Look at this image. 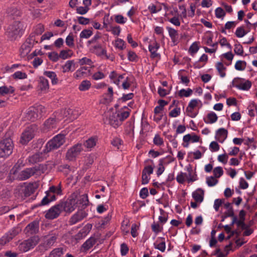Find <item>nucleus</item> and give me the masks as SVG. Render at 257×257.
I'll list each match as a JSON object with an SVG mask.
<instances>
[{"instance_id":"1a4fd4ad","label":"nucleus","mask_w":257,"mask_h":257,"mask_svg":"<svg viewBox=\"0 0 257 257\" xmlns=\"http://www.w3.org/2000/svg\"><path fill=\"white\" fill-rule=\"evenodd\" d=\"M83 151V145L81 143L74 145L67 150L66 153V159L70 161H75Z\"/></svg>"},{"instance_id":"20e7f679","label":"nucleus","mask_w":257,"mask_h":257,"mask_svg":"<svg viewBox=\"0 0 257 257\" xmlns=\"http://www.w3.org/2000/svg\"><path fill=\"white\" fill-rule=\"evenodd\" d=\"M65 142V135L59 134L49 141L44 149L45 153H48L59 148Z\"/></svg>"},{"instance_id":"ea45409f","label":"nucleus","mask_w":257,"mask_h":257,"mask_svg":"<svg viewBox=\"0 0 257 257\" xmlns=\"http://www.w3.org/2000/svg\"><path fill=\"white\" fill-rule=\"evenodd\" d=\"M91 83L87 80H83L79 85V90L81 91H87L90 88Z\"/></svg>"},{"instance_id":"412c9836","label":"nucleus","mask_w":257,"mask_h":257,"mask_svg":"<svg viewBox=\"0 0 257 257\" xmlns=\"http://www.w3.org/2000/svg\"><path fill=\"white\" fill-rule=\"evenodd\" d=\"M63 73L72 72L76 69V63L74 60L67 61L65 64L61 66Z\"/></svg>"},{"instance_id":"473e14b6","label":"nucleus","mask_w":257,"mask_h":257,"mask_svg":"<svg viewBox=\"0 0 257 257\" xmlns=\"http://www.w3.org/2000/svg\"><path fill=\"white\" fill-rule=\"evenodd\" d=\"M47 169V166L44 164H39L32 167L34 175H41V174L44 173L46 171Z\"/></svg>"},{"instance_id":"7c9ffc66","label":"nucleus","mask_w":257,"mask_h":257,"mask_svg":"<svg viewBox=\"0 0 257 257\" xmlns=\"http://www.w3.org/2000/svg\"><path fill=\"white\" fill-rule=\"evenodd\" d=\"M87 68L86 67H81L77 70L73 74V77L76 79H80L86 75V70Z\"/></svg>"},{"instance_id":"f8f14e48","label":"nucleus","mask_w":257,"mask_h":257,"mask_svg":"<svg viewBox=\"0 0 257 257\" xmlns=\"http://www.w3.org/2000/svg\"><path fill=\"white\" fill-rule=\"evenodd\" d=\"M188 171L189 172V176H187V175L186 173H183V172H180L178 173L176 177V180L180 184H183L184 183L185 181V179L187 178L188 180V182L189 183L190 182H193L196 180H197V177L196 174L192 175L191 172H192V169L191 168H188L187 169Z\"/></svg>"},{"instance_id":"9d476101","label":"nucleus","mask_w":257,"mask_h":257,"mask_svg":"<svg viewBox=\"0 0 257 257\" xmlns=\"http://www.w3.org/2000/svg\"><path fill=\"white\" fill-rule=\"evenodd\" d=\"M231 86L239 90L247 91L250 88L251 82L249 80L236 77L232 81Z\"/></svg>"},{"instance_id":"49530a36","label":"nucleus","mask_w":257,"mask_h":257,"mask_svg":"<svg viewBox=\"0 0 257 257\" xmlns=\"http://www.w3.org/2000/svg\"><path fill=\"white\" fill-rule=\"evenodd\" d=\"M63 254V249L62 248H56L51 251L49 257H60Z\"/></svg>"},{"instance_id":"f03ea898","label":"nucleus","mask_w":257,"mask_h":257,"mask_svg":"<svg viewBox=\"0 0 257 257\" xmlns=\"http://www.w3.org/2000/svg\"><path fill=\"white\" fill-rule=\"evenodd\" d=\"M24 166L23 161L19 159L10 170L9 177L11 180L24 181L34 175L32 168H27L20 171Z\"/></svg>"},{"instance_id":"603ef678","label":"nucleus","mask_w":257,"mask_h":257,"mask_svg":"<svg viewBox=\"0 0 257 257\" xmlns=\"http://www.w3.org/2000/svg\"><path fill=\"white\" fill-rule=\"evenodd\" d=\"M160 214H161V215L159 216V222L160 223H161L162 224V225H163L167 221V220H168V215H166L165 214V211L162 209V208H160Z\"/></svg>"},{"instance_id":"c9c22d12","label":"nucleus","mask_w":257,"mask_h":257,"mask_svg":"<svg viewBox=\"0 0 257 257\" xmlns=\"http://www.w3.org/2000/svg\"><path fill=\"white\" fill-rule=\"evenodd\" d=\"M44 75L51 79V83L53 85L57 84L58 80L55 72L45 71L44 72Z\"/></svg>"},{"instance_id":"37998d69","label":"nucleus","mask_w":257,"mask_h":257,"mask_svg":"<svg viewBox=\"0 0 257 257\" xmlns=\"http://www.w3.org/2000/svg\"><path fill=\"white\" fill-rule=\"evenodd\" d=\"M60 58L65 60L72 57L73 52L70 49L63 50L60 52Z\"/></svg>"},{"instance_id":"bb28decb","label":"nucleus","mask_w":257,"mask_h":257,"mask_svg":"<svg viewBox=\"0 0 257 257\" xmlns=\"http://www.w3.org/2000/svg\"><path fill=\"white\" fill-rule=\"evenodd\" d=\"M154 247L160 250L161 252H164L166 249V242L165 238L160 237L154 243Z\"/></svg>"},{"instance_id":"c85d7f7f","label":"nucleus","mask_w":257,"mask_h":257,"mask_svg":"<svg viewBox=\"0 0 257 257\" xmlns=\"http://www.w3.org/2000/svg\"><path fill=\"white\" fill-rule=\"evenodd\" d=\"M96 242V238L94 237L91 236L83 243L81 247L83 250H88L93 246Z\"/></svg>"},{"instance_id":"338daca9","label":"nucleus","mask_w":257,"mask_h":257,"mask_svg":"<svg viewBox=\"0 0 257 257\" xmlns=\"http://www.w3.org/2000/svg\"><path fill=\"white\" fill-rule=\"evenodd\" d=\"M218 181L213 176L208 177L206 178V183L209 187L215 186L218 183Z\"/></svg>"},{"instance_id":"a19ab883","label":"nucleus","mask_w":257,"mask_h":257,"mask_svg":"<svg viewBox=\"0 0 257 257\" xmlns=\"http://www.w3.org/2000/svg\"><path fill=\"white\" fill-rule=\"evenodd\" d=\"M21 231V229L19 227H15L11 229L7 233L8 235L9 238L12 240L17 236Z\"/></svg>"},{"instance_id":"b1692460","label":"nucleus","mask_w":257,"mask_h":257,"mask_svg":"<svg viewBox=\"0 0 257 257\" xmlns=\"http://www.w3.org/2000/svg\"><path fill=\"white\" fill-rule=\"evenodd\" d=\"M225 64L223 62V60L221 61L217 62L215 64V67L217 71L218 75L221 78H224L226 76V71L227 70Z\"/></svg>"},{"instance_id":"680f3d73","label":"nucleus","mask_w":257,"mask_h":257,"mask_svg":"<svg viewBox=\"0 0 257 257\" xmlns=\"http://www.w3.org/2000/svg\"><path fill=\"white\" fill-rule=\"evenodd\" d=\"M127 59L130 61L137 62L138 60V57L135 52L129 50L127 52Z\"/></svg>"},{"instance_id":"393cba45","label":"nucleus","mask_w":257,"mask_h":257,"mask_svg":"<svg viewBox=\"0 0 257 257\" xmlns=\"http://www.w3.org/2000/svg\"><path fill=\"white\" fill-rule=\"evenodd\" d=\"M208 60V56L205 54H203L200 57L199 59L194 63L193 66L194 68L200 69L203 67L207 63Z\"/></svg>"},{"instance_id":"58836bf2","label":"nucleus","mask_w":257,"mask_h":257,"mask_svg":"<svg viewBox=\"0 0 257 257\" xmlns=\"http://www.w3.org/2000/svg\"><path fill=\"white\" fill-rule=\"evenodd\" d=\"M50 193H53L56 196V195H62V190L61 183L57 186H51L49 188Z\"/></svg>"},{"instance_id":"6e6552de","label":"nucleus","mask_w":257,"mask_h":257,"mask_svg":"<svg viewBox=\"0 0 257 257\" xmlns=\"http://www.w3.org/2000/svg\"><path fill=\"white\" fill-rule=\"evenodd\" d=\"M46 111V108L42 105H36L31 107L27 114L28 119L34 121L36 119L41 117Z\"/></svg>"},{"instance_id":"de8ad7c7","label":"nucleus","mask_w":257,"mask_h":257,"mask_svg":"<svg viewBox=\"0 0 257 257\" xmlns=\"http://www.w3.org/2000/svg\"><path fill=\"white\" fill-rule=\"evenodd\" d=\"M44 30V26L41 24H39L34 28L33 32L32 34H35V36H39L41 35Z\"/></svg>"},{"instance_id":"4468645a","label":"nucleus","mask_w":257,"mask_h":257,"mask_svg":"<svg viewBox=\"0 0 257 257\" xmlns=\"http://www.w3.org/2000/svg\"><path fill=\"white\" fill-rule=\"evenodd\" d=\"M62 211L60 204H56L51 207L46 213L45 217L49 219H53L58 217Z\"/></svg>"},{"instance_id":"69168bd1","label":"nucleus","mask_w":257,"mask_h":257,"mask_svg":"<svg viewBox=\"0 0 257 257\" xmlns=\"http://www.w3.org/2000/svg\"><path fill=\"white\" fill-rule=\"evenodd\" d=\"M92 34L93 33L92 30L90 29H85L80 33V38L88 39L92 35Z\"/></svg>"},{"instance_id":"2f4dec72","label":"nucleus","mask_w":257,"mask_h":257,"mask_svg":"<svg viewBox=\"0 0 257 257\" xmlns=\"http://www.w3.org/2000/svg\"><path fill=\"white\" fill-rule=\"evenodd\" d=\"M32 47L28 44V43H24L20 49V55L22 57H26L31 51Z\"/></svg>"},{"instance_id":"3c124183","label":"nucleus","mask_w":257,"mask_h":257,"mask_svg":"<svg viewBox=\"0 0 257 257\" xmlns=\"http://www.w3.org/2000/svg\"><path fill=\"white\" fill-rule=\"evenodd\" d=\"M25 43H28V44L31 46L32 48L35 44L38 43V41L36 39L35 34L31 33L29 38L27 39Z\"/></svg>"},{"instance_id":"9b49d317","label":"nucleus","mask_w":257,"mask_h":257,"mask_svg":"<svg viewBox=\"0 0 257 257\" xmlns=\"http://www.w3.org/2000/svg\"><path fill=\"white\" fill-rule=\"evenodd\" d=\"M35 136L34 128L32 126L28 127L26 130L22 133L20 143L22 145H27Z\"/></svg>"},{"instance_id":"bf43d9fd","label":"nucleus","mask_w":257,"mask_h":257,"mask_svg":"<svg viewBox=\"0 0 257 257\" xmlns=\"http://www.w3.org/2000/svg\"><path fill=\"white\" fill-rule=\"evenodd\" d=\"M151 228L153 232L156 233L161 232L163 229V225H160L159 223L154 222L152 225Z\"/></svg>"},{"instance_id":"0eeeda50","label":"nucleus","mask_w":257,"mask_h":257,"mask_svg":"<svg viewBox=\"0 0 257 257\" xmlns=\"http://www.w3.org/2000/svg\"><path fill=\"white\" fill-rule=\"evenodd\" d=\"M38 236H34L20 243L18 249L21 252H25L33 248L39 242Z\"/></svg>"},{"instance_id":"f3484780","label":"nucleus","mask_w":257,"mask_h":257,"mask_svg":"<svg viewBox=\"0 0 257 257\" xmlns=\"http://www.w3.org/2000/svg\"><path fill=\"white\" fill-rule=\"evenodd\" d=\"M160 48L159 44L157 42L156 39L151 41L149 45V50L151 53V57L152 58H157L160 56L157 53V51Z\"/></svg>"},{"instance_id":"4be33fe9","label":"nucleus","mask_w":257,"mask_h":257,"mask_svg":"<svg viewBox=\"0 0 257 257\" xmlns=\"http://www.w3.org/2000/svg\"><path fill=\"white\" fill-rule=\"evenodd\" d=\"M38 88L41 92L46 93L49 88L48 80L44 77H40L38 80Z\"/></svg>"},{"instance_id":"e433bc0d","label":"nucleus","mask_w":257,"mask_h":257,"mask_svg":"<svg viewBox=\"0 0 257 257\" xmlns=\"http://www.w3.org/2000/svg\"><path fill=\"white\" fill-rule=\"evenodd\" d=\"M92 227V225L91 224H87L82 229L79 231L78 233V236L79 237L86 236L91 230Z\"/></svg>"},{"instance_id":"79ce46f5","label":"nucleus","mask_w":257,"mask_h":257,"mask_svg":"<svg viewBox=\"0 0 257 257\" xmlns=\"http://www.w3.org/2000/svg\"><path fill=\"white\" fill-rule=\"evenodd\" d=\"M220 58H221V60H222V58H224L229 62L228 63L224 62V64H225V65L228 66L231 64V62L234 58V55L232 54V53L231 51H230V52H228L227 53L222 54L220 56Z\"/></svg>"},{"instance_id":"774afa93","label":"nucleus","mask_w":257,"mask_h":257,"mask_svg":"<svg viewBox=\"0 0 257 257\" xmlns=\"http://www.w3.org/2000/svg\"><path fill=\"white\" fill-rule=\"evenodd\" d=\"M215 14L217 18L223 19L225 16V13L224 10L220 7L216 9L215 10Z\"/></svg>"},{"instance_id":"72a5a7b5","label":"nucleus","mask_w":257,"mask_h":257,"mask_svg":"<svg viewBox=\"0 0 257 257\" xmlns=\"http://www.w3.org/2000/svg\"><path fill=\"white\" fill-rule=\"evenodd\" d=\"M200 137L194 134L192 135L187 134L185 135L183 138L184 142L197 143L199 141Z\"/></svg>"},{"instance_id":"e2e57ef3","label":"nucleus","mask_w":257,"mask_h":257,"mask_svg":"<svg viewBox=\"0 0 257 257\" xmlns=\"http://www.w3.org/2000/svg\"><path fill=\"white\" fill-rule=\"evenodd\" d=\"M65 42L68 47L72 48L74 46V38L72 33H70L66 37Z\"/></svg>"},{"instance_id":"aec40b11","label":"nucleus","mask_w":257,"mask_h":257,"mask_svg":"<svg viewBox=\"0 0 257 257\" xmlns=\"http://www.w3.org/2000/svg\"><path fill=\"white\" fill-rule=\"evenodd\" d=\"M39 227V222L34 221L27 225L25 228V231L29 234H35L38 232Z\"/></svg>"},{"instance_id":"864d4df0","label":"nucleus","mask_w":257,"mask_h":257,"mask_svg":"<svg viewBox=\"0 0 257 257\" xmlns=\"http://www.w3.org/2000/svg\"><path fill=\"white\" fill-rule=\"evenodd\" d=\"M153 143L157 146H162L164 145L163 139L159 135L157 134L155 135L153 139Z\"/></svg>"},{"instance_id":"5701e85b","label":"nucleus","mask_w":257,"mask_h":257,"mask_svg":"<svg viewBox=\"0 0 257 257\" xmlns=\"http://www.w3.org/2000/svg\"><path fill=\"white\" fill-rule=\"evenodd\" d=\"M90 50L99 57L102 56L103 54H106V49L103 48L100 44L96 43L94 45L91 46Z\"/></svg>"},{"instance_id":"f257e3e1","label":"nucleus","mask_w":257,"mask_h":257,"mask_svg":"<svg viewBox=\"0 0 257 257\" xmlns=\"http://www.w3.org/2000/svg\"><path fill=\"white\" fill-rule=\"evenodd\" d=\"M124 108H127V109L124 110L121 109L116 111H108L106 112L104 118L105 122H107L114 128L120 126L130 114L131 110L126 106H124Z\"/></svg>"},{"instance_id":"2eb2a0df","label":"nucleus","mask_w":257,"mask_h":257,"mask_svg":"<svg viewBox=\"0 0 257 257\" xmlns=\"http://www.w3.org/2000/svg\"><path fill=\"white\" fill-rule=\"evenodd\" d=\"M113 90L111 86H108L107 91L104 93L100 99V103L104 104H108L113 101Z\"/></svg>"},{"instance_id":"8fccbe9b","label":"nucleus","mask_w":257,"mask_h":257,"mask_svg":"<svg viewBox=\"0 0 257 257\" xmlns=\"http://www.w3.org/2000/svg\"><path fill=\"white\" fill-rule=\"evenodd\" d=\"M192 90L190 88H187V89H182L179 92L178 95L180 97H189L192 94Z\"/></svg>"},{"instance_id":"c756f323","label":"nucleus","mask_w":257,"mask_h":257,"mask_svg":"<svg viewBox=\"0 0 257 257\" xmlns=\"http://www.w3.org/2000/svg\"><path fill=\"white\" fill-rule=\"evenodd\" d=\"M192 197L196 202H202L204 198V191L200 188L197 189L192 193Z\"/></svg>"},{"instance_id":"c03bdc74","label":"nucleus","mask_w":257,"mask_h":257,"mask_svg":"<svg viewBox=\"0 0 257 257\" xmlns=\"http://www.w3.org/2000/svg\"><path fill=\"white\" fill-rule=\"evenodd\" d=\"M246 62L245 61L238 60L235 64L234 68L237 71H242L246 67Z\"/></svg>"},{"instance_id":"4c0bfd02","label":"nucleus","mask_w":257,"mask_h":257,"mask_svg":"<svg viewBox=\"0 0 257 257\" xmlns=\"http://www.w3.org/2000/svg\"><path fill=\"white\" fill-rule=\"evenodd\" d=\"M97 139L96 137H91L84 143V146L88 149H91L95 146Z\"/></svg>"},{"instance_id":"39448f33","label":"nucleus","mask_w":257,"mask_h":257,"mask_svg":"<svg viewBox=\"0 0 257 257\" xmlns=\"http://www.w3.org/2000/svg\"><path fill=\"white\" fill-rule=\"evenodd\" d=\"M59 204L62 211L70 213L78 207V197L75 194H72L66 201H62Z\"/></svg>"},{"instance_id":"f704fd0d","label":"nucleus","mask_w":257,"mask_h":257,"mask_svg":"<svg viewBox=\"0 0 257 257\" xmlns=\"http://www.w3.org/2000/svg\"><path fill=\"white\" fill-rule=\"evenodd\" d=\"M15 92V88L12 86L9 87L4 85L0 87V96H4L6 94H13Z\"/></svg>"},{"instance_id":"a878e982","label":"nucleus","mask_w":257,"mask_h":257,"mask_svg":"<svg viewBox=\"0 0 257 257\" xmlns=\"http://www.w3.org/2000/svg\"><path fill=\"white\" fill-rule=\"evenodd\" d=\"M166 29L168 30L169 35L171 39L172 42L174 45H177L178 43V31L174 28L170 27H167Z\"/></svg>"},{"instance_id":"a211bd4d","label":"nucleus","mask_w":257,"mask_h":257,"mask_svg":"<svg viewBox=\"0 0 257 257\" xmlns=\"http://www.w3.org/2000/svg\"><path fill=\"white\" fill-rule=\"evenodd\" d=\"M228 135V131L224 128H220L216 131L215 138L220 143H223Z\"/></svg>"},{"instance_id":"6ab92c4d","label":"nucleus","mask_w":257,"mask_h":257,"mask_svg":"<svg viewBox=\"0 0 257 257\" xmlns=\"http://www.w3.org/2000/svg\"><path fill=\"white\" fill-rule=\"evenodd\" d=\"M57 120L54 118H49L44 123L43 131L47 132L56 128Z\"/></svg>"},{"instance_id":"13d9d810","label":"nucleus","mask_w":257,"mask_h":257,"mask_svg":"<svg viewBox=\"0 0 257 257\" xmlns=\"http://www.w3.org/2000/svg\"><path fill=\"white\" fill-rule=\"evenodd\" d=\"M199 47L197 42H194L189 49V52L192 55L194 56L199 50Z\"/></svg>"},{"instance_id":"0e129e2a","label":"nucleus","mask_w":257,"mask_h":257,"mask_svg":"<svg viewBox=\"0 0 257 257\" xmlns=\"http://www.w3.org/2000/svg\"><path fill=\"white\" fill-rule=\"evenodd\" d=\"M48 58L50 60L54 62H56L58 61L60 57V54H58L56 52H51L48 53Z\"/></svg>"},{"instance_id":"dca6fc26","label":"nucleus","mask_w":257,"mask_h":257,"mask_svg":"<svg viewBox=\"0 0 257 257\" xmlns=\"http://www.w3.org/2000/svg\"><path fill=\"white\" fill-rule=\"evenodd\" d=\"M44 237L45 240L40 246H44L45 249L47 250L55 243L57 239L58 234L54 233L46 235Z\"/></svg>"},{"instance_id":"4d7b16f0","label":"nucleus","mask_w":257,"mask_h":257,"mask_svg":"<svg viewBox=\"0 0 257 257\" xmlns=\"http://www.w3.org/2000/svg\"><path fill=\"white\" fill-rule=\"evenodd\" d=\"M114 47L119 50H122L125 48V42L121 39L117 38L114 44Z\"/></svg>"},{"instance_id":"ddd939ff","label":"nucleus","mask_w":257,"mask_h":257,"mask_svg":"<svg viewBox=\"0 0 257 257\" xmlns=\"http://www.w3.org/2000/svg\"><path fill=\"white\" fill-rule=\"evenodd\" d=\"M88 215L87 212L83 209L78 210L73 215L71 216L69 220V223L70 225H72L80 222Z\"/></svg>"},{"instance_id":"052dcab7","label":"nucleus","mask_w":257,"mask_h":257,"mask_svg":"<svg viewBox=\"0 0 257 257\" xmlns=\"http://www.w3.org/2000/svg\"><path fill=\"white\" fill-rule=\"evenodd\" d=\"M214 177L215 178H220L223 174V170L221 167L218 166L214 168L213 170Z\"/></svg>"},{"instance_id":"5fc2aeb1","label":"nucleus","mask_w":257,"mask_h":257,"mask_svg":"<svg viewBox=\"0 0 257 257\" xmlns=\"http://www.w3.org/2000/svg\"><path fill=\"white\" fill-rule=\"evenodd\" d=\"M234 52L237 55L242 56L243 55V47L239 43L237 42L234 44Z\"/></svg>"},{"instance_id":"6e6d98bb","label":"nucleus","mask_w":257,"mask_h":257,"mask_svg":"<svg viewBox=\"0 0 257 257\" xmlns=\"http://www.w3.org/2000/svg\"><path fill=\"white\" fill-rule=\"evenodd\" d=\"M200 148L202 151V153L199 150H196L194 151V152L192 153L193 154L194 156V159L195 160H198L202 157L203 154L205 153L206 151V149L204 147H200Z\"/></svg>"},{"instance_id":"a18cd8bd","label":"nucleus","mask_w":257,"mask_h":257,"mask_svg":"<svg viewBox=\"0 0 257 257\" xmlns=\"http://www.w3.org/2000/svg\"><path fill=\"white\" fill-rule=\"evenodd\" d=\"M12 76L14 79H24L27 78L28 75L25 72L18 71L15 72Z\"/></svg>"},{"instance_id":"423d86ee","label":"nucleus","mask_w":257,"mask_h":257,"mask_svg":"<svg viewBox=\"0 0 257 257\" xmlns=\"http://www.w3.org/2000/svg\"><path fill=\"white\" fill-rule=\"evenodd\" d=\"M13 143L10 138L4 139L0 142V157L7 158L13 153Z\"/></svg>"},{"instance_id":"7ed1b4c3","label":"nucleus","mask_w":257,"mask_h":257,"mask_svg":"<svg viewBox=\"0 0 257 257\" xmlns=\"http://www.w3.org/2000/svg\"><path fill=\"white\" fill-rule=\"evenodd\" d=\"M24 25L20 21H15L7 28L6 34L11 40H15L20 38L24 33Z\"/></svg>"},{"instance_id":"09e8293b","label":"nucleus","mask_w":257,"mask_h":257,"mask_svg":"<svg viewBox=\"0 0 257 257\" xmlns=\"http://www.w3.org/2000/svg\"><path fill=\"white\" fill-rule=\"evenodd\" d=\"M165 158H162L159 160L158 167L157 171V175L159 177L164 172L165 170V167L164 166V163Z\"/></svg>"},{"instance_id":"cd10ccee","label":"nucleus","mask_w":257,"mask_h":257,"mask_svg":"<svg viewBox=\"0 0 257 257\" xmlns=\"http://www.w3.org/2000/svg\"><path fill=\"white\" fill-rule=\"evenodd\" d=\"M218 116L217 114L213 111L209 112L206 118L204 119V122L207 124H212L217 121Z\"/></svg>"}]
</instances>
